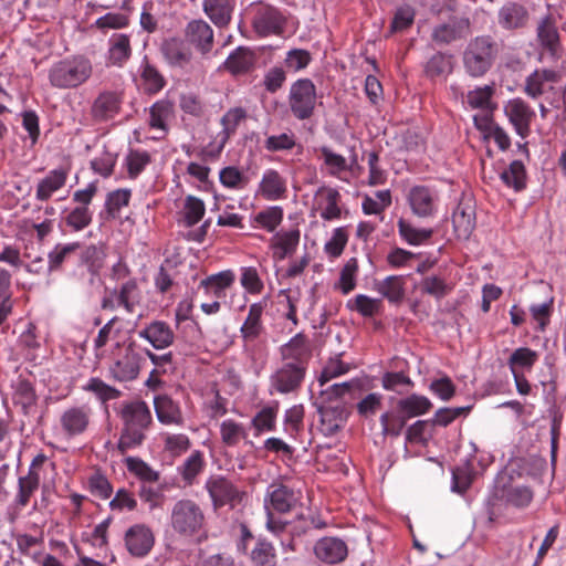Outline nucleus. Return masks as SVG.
Returning <instances> with one entry per match:
<instances>
[{"label": "nucleus", "instance_id": "obj_1", "mask_svg": "<svg viewBox=\"0 0 566 566\" xmlns=\"http://www.w3.org/2000/svg\"><path fill=\"white\" fill-rule=\"evenodd\" d=\"M119 417L123 429L117 448L124 454L143 443L145 431L150 427L153 417L149 407L142 400L123 403Z\"/></svg>", "mask_w": 566, "mask_h": 566}, {"label": "nucleus", "instance_id": "obj_2", "mask_svg": "<svg viewBox=\"0 0 566 566\" xmlns=\"http://www.w3.org/2000/svg\"><path fill=\"white\" fill-rule=\"evenodd\" d=\"M205 525V513L200 505L192 500L177 501L170 512V526L184 538L197 535Z\"/></svg>", "mask_w": 566, "mask_h": 566}, {"label": "nucleus", "instance_id": "obj_3", "mask_svg": "<svg viewBox=\"0 0 566 566\" xmlns=\"http://www.w3.org/2000/svg\"><path fill=\"white\" fill-rule=\"evenodd\" d=\"M496 53V44L491 36L474 38L463 53L465 71L473 77L483 76L491 69Z\"/></svg>", "mask_w": 566, "mask_h": 566}, {"label": "nucleus", "instance_id": "obj_4", "mask_svg": "<svg viewBox=\"0 0 566 566\" xmlns=\"http://www.w3.org/2000/svg\"><path fill=\"white\" fill-rule=\"evenodd\" d=\"M92 74V64L84 57H74L55 63L49 80L57 88H72L83 84Z\"/></svg>", "mask_w": 566, "mask_h": 566}, {"label": "nucleus", "instance_id": "obj_5", "mask_svg": "<svg viewBox=\"0 0 566 566\" xmlns=\"http://www.w3.org/2000/svg\"><path fill=\"white\" fill-rule=\"evenodd\" d=\"M116 352H113V361L109 365V374L117 381H129L139 374L140 357L133 344L120 345L116 343Z\"/></svg>", "mask_w": 566, "mask_h": 566}, {"label": "nucleus", "instance_id": "obj_6", "mask_svg": "<svg viewBox=\"0 0 566 566\" xmlns=\"http://www.w3.org/2000/svg\"><path fill=\"white\" fill-rule=\"evenodd\" d=\"M289 104L297 119L310 118L316 104V90L311 80L296 81L290 90Z\"/></svg>", "mask_w": 566, "mask_h": 566}, {"label": "nucleus", "instance_id": "obj_7", "mask_svg": "<svg viewBox=\"0 0 566 566\" xmlns=\"http://www.w3.org/2000/svg\"><path fill=\"white\" fill-rule=\"evenodd\" d=\"M536 39L542 57L547 56L551 61H557L563 53V45L558 28L551 15L542 18L536 28Z\"/></svg>", "mask_w": 566, "mask_h": 566}, {"label": "nucleus", "instance_id": "obj_8", "mask_svg": "<svg viewBox=\"0 0 566 566\" xmlns=\"http://www.w3.org/2000/svg\"><path fill=\"white\" fill-rule=\"evenodd\" d=\"M284 23L285 19L276 8L269 4H260L256 7L252 25L260 36L281 34Z\"/></svg>", "mask_w": 566, "mask_h": 566}, {"label": "nucleus", "instance_id": "obj_9", "mask_svg": "<svg viewBox=\"0 0 566 566\" xmlns=\"http://www.w3.org/2000/svg\"><path fill=\"white\" fill-rule=\"evenodd\" d=\"M91 422V409L87 406L65 409L59 420L61 433L70 439L86 431Z\"/></svg>", "mask_w": 566, "mask_h": 566}, {"label": "nucleus", "instance_id": "obj_10", "mask_svg": "<svg viewBox=\"0 0 566 566\" xmlns=\"http://www.w3.org/2000/svg\"><path fill=\"white\" fill-rule=\"evenodd\" d=\"M154 543V534L145 524H135L125 533L126 548L135 557L146 556L153 548Z\"/></svg>", "mask_w": 566, "mask_h": 566}, {"label": "nucleus", "instance_id": "obj_11", "mask_svg": "<svg viewBox=\"0 0 566 566\" xmlns=\"http://www.w3.org/2000/svg\"><path fill=\"white\" fill-rule=\"evenodd\" d=\"M438 193L426 186L412 187L408 193V202L412 212L419 218H428L434 214Z\"/></svg>", "mask_w": 566, "mask_h": 566}, {"label": "nucleus", "instance_id": "obj_12", "mask_svg": "<svg viewBox=\"0 0 566 566\" xmlns=\"http://www.w3.org/2000/svg\"><path fill=\"white\" fill-rule=\"evenodd\" d=\"M297 499L293 490L283 484H271L264 497L266 513H286L292 510Z\"/></svg>", "mask_w": 566, "mask_h": 566}, {"label": "nucleus", "instance_id": "obj_13", "mask_svg": "<svg viewBox=\"0 0 566 566\" xmlns=\"http://www.w3.org/2000/svg\"><path fill=\"white\" fill-rule=\"evenodd\" d=\"M505 114L515 127L516 133L522 137H526L530 133V126L534 111L522 98H513L505 105Z\"/></svg>", "mask_w": 566, "mask_h": 566}, {"label": "nucleus", "instance_id": "obj_14", "mask_svg": "<svg viewBox=\"0 0 566 566\" xmlns=\"http://www.w3.org/2000/svg\"><path fill=\"white\" fill-rule=\"evenodd\" d=\"M185 36L201 54H207L213 46V30L205 20L190 21L186 27Z\"/></svg>", "mask_w": 566, "mask_h": 566}, {"label": "nucleus", "instance_id": "obj_15", "mask_svg": "<svg viewBox=\"0 0 566 566\" xmlns=\"http://www.w3.org/2000/svg\"><path fill=\"white\" fill-rule=\"evenodd\" d=\"M206 489L216 507L223 506L239 497L238 489L222 475H212L206 482Z\"/></svg>", "mask_w": 566, "mask_h": 566}, {"label": "nucleus", "instance_id": "obj_16", "mask_svg": "<svg viewBox=\"0 0 566 566\" xmlns=\"http://www.w3.org/2000/svg\"><path fill=\"white\" fill-rule=\"evenodd\" d=\"M315 556L326 564L343 562L348 553L347 545L337 537H323L314 546Z\"/></svg>", "mask_w": 566, "mask_h": 566}, {"label": "nucleus", "instance_id": "obj_17", "mask_svg": "<svg viewBox=\"0 0 566 566\" xmlns=\"http://www.w3.org/2000/svg\"><path fill=\"white\" fill-rule=\"evenodd\" d=\"M469 34L470 20L468 18H461L436 27L432 31V39L439 44H449L453 41L464 39Z\"/></svg>", "mask_w": 566, "mask_h": 566}, {"label": "nucleus", "instance_id": "obj_18", "mask_svg": "<svg viewBox=\"0 0 566 566\" xmlns=\"http://www.w3.org/2000/svg\"><path fill=\"white\" fill-rule=\"evenodd\" d=\"M139 337L148 340L156 349H165L174 344L175 333L163 321H154L139 332Z\"/></svg>", "mask_w": 566, "mask_h": 566}, {"label": "nucleus", "instance_id": "obj_19", "mask_svg": "<svg viewBox=\"0 0 566 566\" xmlns=\"http://www.w3.org/2000/svg\"><path fill=\"white\" fill-rule=\"evenodd\" d=\"M559 76L557 72L553 70L542 69L535 70L532 74L526 77L524 92L532 98L546 93L553 88V84L558 81Z\"/></svg>", "mask_w": 566, "mask_h": 566}, {"label": "nucleus", "instance_id": "obj_20", "mask_svg": "<svg viewBox=\"0 0 566 566\" xmlns=\"http://www.w3.org/2000/svg\"><path fill=\"white\" fill-rule=\"evenodd\" d=\"M304 377V370L294 364H286L272 377V386L281 394L295 390Z\"/></svg>", "mask_w": 566, "mask_h": 566}, {"label": "nucleus", "instance_id": "obj_21", "mask_svg": "<svg viewBox=\"0 0 566 566\" xmlns=\"http://www.w3.org/2000/svg\"><path fill=\"white\" fill-rule=\"evenodd\" d=\"M154 407L159 422L168 426H181L184 423V417L179 405L169 396H156L154 398Z\"/></svg>", "mask_w": 566, "mask_h": 566}, {"label": "nucleus", "instance_id": "obj_22", "mask_svg": "<svg viewBox=\"0 0 566 566\" xmlns=\"http://www.w3.org/2000/svg\"><path fill=\"white\" fill-rule=\"evenodd\" d=\"M452 223L459 239H469L475 228L474 207L470 202H460L453 212Z\"/></svg>", "mask_w": 566, "mask_h": 566}, {"label": "nucleus", "instance_id": "obj_23", "mask_svg": "<svg viewBox=\"0 0 566 566\" xmlns=\"http://www.w3.org/2000/svg\"><path fill=\"white\" fill-rule=\"evenodd\" d=\"M497 20L503 29H518L526 24L528 12L522 4L507 2L499 10Z\"/></svg>", "mask_w": 566, "mask_h": 566}, {"label": "nucleus", "instance_id": "obj_24", "mask_svg": "<svg viewBox=\"0 0 566 566\" xmlns=\"http://www.w3.org/2000/svg\"><path fill=\"white\" fill-rule=\"evenodd\" d=\"M259 192L266 200H279L286 192V180L276 170L269 169L263 174Z\"/></svg>", "mask_w": 566, "mask_h": 566}, {"label": "nucleus", "instance_id": "obj_25", "mask_svg": "<svg viewBox=\"0 0 566 566\" xmlns=\"http://www.w3.org/2000/svg\"><path fill=\"white\" fill-rule=\"evenodd\" d=\"M202 8L217 27L223 28L231 21L234 0H203Z\"/></svg>", "mask_w": 566, "mask_h": 566}, {"label": "nucleus", "instance_id": "obj_26", "mask_svg": "<svg viewBox=\"0 0 566 566\" xmlns=\"http://www.w3.org/2000/svg\"><path fill=\"white\" fill-rule=\"evenodd\" d=\"M163 53L169 64L174 66L184 67L189 64L191 60L190 49L180 39H169L163 44Z\"/></svg>", "mask_w": 566, "mask_h": 566}, {"label": "nucleus", "instance_id": "obj_27", "mask_svg": "<svg viewBox=\"0 0 566 566\" xmlns=\"http://www.w3.org/2000/svg\"><path fill=\"white\" fill-rule=\"evenodd\" d=\"M136 285H120L112 290L106 289L102 301L103 308L114 310L124 306L127 312L134 311V302L130 301V294Z\"/></svg>", "mask_w": 566, "mask_h": 566}, {"label": "nucleus", "instance_id": "obj_28", "mask_svg": "<svg viewBox=\"0 0 566 566\" xmlns=\"http://www.w3.org/2000/svg\"><path fill=\"white\" fill-rule=\"evenodd\" d=\"M254 62L255 55L253 51L240 46L228 56L224 62V69L234 75L243 74L252 70Z\"/></svg>", "mask_w": 566, "mask_h": 566}, {"label": "nucleus", "instance_id": "obj_29", "mask_svg": "<svg viewBox=\"0 0 566 566\" xmlns=\"http://www.w3.org/2000/svg\"><path fill=\"white\" fill-rule=\"evenodd\" d=\"M318 411L323 430L326 434H334L346 421V411L342 403H337L336 406H322Z\"/></svg>", "mask_w": 566, "mask_h": 566}, {"label": "nucleus", "instance_id": "obj_30", "mask_svg": "<svg viewBox=\"0 0 566 566\" xmlns=\"http://www.w3.org/2000/svg\"><path fill=\"white\" fill-rule=\"evenodd\" d=\"M66 178L67 172L62 168L50 171L38 185L36 199L41 201L50 199L55 191L65 185Z\"/></svg>", "mask_w": 566, "mask_h": 566}, {"label": "nucleus", "instance_id": "obj_31", "mask_svg": "<svg viewBox=\"0 0 566 566\" xmlns=\"http://www.w3.org/2000/svg\"><path fill=\"white\" fill-rule=\"evenodd\" d=\"M431 407L432 403L426 396L417 394H412L397 402V410L408 419L427 413Z\"/></svg>", "mask_w": 566, "mask_h": 566}, {"label": "nucleus", "instance_id": "obj_32", "mask_svg": "<svg viewBox=\"0 0 566 566\" xmlns=\"http://www.w3.org/2000/svg\"><path fill=\"white\" fill-rule=\"evenodd\" d=\"M119 109V98L115 93L104 92L95 99L92 112L97 119L113 117Z\"/></svg>", "mask_w": 566, "mask_h": 566}, {"label": "nucleus", "instance_id": "obj_33", "mask_svg": "<svg viewBox=\"0 0 566 566\" xmlns=\"http://www.w3.org/2000/svg\"><path fill=\"white\" fill-rule=\"evenodd\" d=\"M262 312L263 307L259 303L250 306L248 317L241 327V334L245 340H254L263 332L261 323Z\"/></svg>", "mask_w": 566, "mask_h": 566}, {"label": "nucleus", "instance_id": "obj_34", "mask_svg": "<svg viewBox=\"0 0 566 566\" xmlns=\"http://www.w3.org/2000/svg\"><path fill=\"white\" fill-rule=\"evenodd\" d=\"M124 462L128 472L134 474L140 481H143V484L155 483L159 480V472L154 470L148 463H146L140 458L127 457L124 460Z\"/></svg>", "mask_w": 566, "mask_h": 566}, {"label": "nucleus", "instance_id": "obj_35", "mask_svg": "<svg viewBox=\"0 0 566 566\" xmlns=\"http://www.w3.org/2000/svg\"><path fill=\"white\" fill-rule=\"evenodd\" d=\"M172 103L167 99L156 102L149 111V125L151 128L167 132V120L172 116Z\"/></svg>", "mask_w": 566, "mask_h": 566}, {"label": "nucleus", "instance_id": "obj_36", "mask_svg": "<svg viewBox=\"0 0 566 566\" xmlns=\"http://www.w3.org/2000/svg\"><path fill=\"white\" fill-rule=\"evenodd\" d=\"M397 227L400 237L411 245L426 243L433 234L432 229L416 228L405 219H399Z\"/></svg>", "mask_w": 566, "mask_h": 566}, {"label": "nucleus", "instance_id": "obj_37", "mask_svg": "<svg viewBox=\"0 0 566 566\" xmlns=\"http://www.w3.org/2000/svg\"><path fill=\"white\" fill-rule=\"evenodd\" d=\"M324 201L322 207L321 217L325 220H333L340 217V209L338 208L339 193L332 188H322L316 195Z\"/></svg>", "mask_w": 566, "mask_h": 566}, {"label": "nucleus", "instance_id": "obj_38", "mask_svg": "<svg viewBox=\"0 0 566 566\" xmlns=\"http://www.w3.org/2000/svg\"><path fill=\"white\" fill-rule=\"evenodd\" d=\"M525 167L520 160L512 161L509 168L501 174L502 181L516 191L525 188Z\"/></svg>", "mask_w": 566, "mask_h": 566}, {"label": "nucleus", "instance_id": "obj_39", "mask_svg": "<svg viewBox=\"0 0 566 566\" xmlns=\"http://www.w3.org/2000/svg\"><path fill=\"white\" fill-rule=\"evenodd\" d=\"M205 458L203 453L199 450L193 451L180 467V474L182 479L191 484L196 476L202 472L205 468Z\"/></svg>", "mask_w": 566, "mask_h": 566}, {"label": "nucleus", "instance_id": "obj_40", "mask_svg": "<svg viewBox=\"0 0 566 566\" xmlns=\"http://www.w3.org/2000/svg\"><path fill=\"white\" fill-rule=\"evenodd\" d=\"M350 370L349 364L344 363L340 356L329 358L317 378L319 386L326 385L332 379L347 374Z\"/></svg>", "mask_w": 566, "mask_h": 566}, {"label": "nucleus", "instance_id": "obj_41", "mask_svg": "<svg viewBox=\"0 0 566 566\" xmlns=\"http://www.w3.org/2000/svg\"><path fill=\"white\" fill-rule=\"evenodd\" d=\"M220 436L224 444L233 447L237 446L241 439L247 437V431L241 423L228 419L220 424Z\"/></svg>", "mask_w": 566, "mask_h": 566}, {"label": "nucleus", "instance_id": "obj_42", "mask_svg": "<svg viewBox=\"0 0 566 566\" xmlns=\"http://www.w3.org/2000/svg\"><path fill=\"white\" fill-rule=\"evenodd\" d=\"M537 358L538 355L536 352L527 347H520L510 356L509 366L512 373H518V368L531 369Z\"/></svg>", "mask_w": 566, "mask_h": 566}, {"label": "nucleus", "instance_id": "obj_43", "mask_svg": "<svg viewBox=\"0 0 566 566\" xmlns=\"http://www.w3.org/2000/svg\"><path fill=\"white\" fill-rule=\"evenodd\" d=\"M310 344L303 334L295 335L282 348L284 358L303 359L310 355Z\"/></svg>", "mask_w": 566, "mask_h": 566}, {"label": "nucleus", "instance_id": "obj_44", "mask_svg": "<svg viewBox=\"0 0 566 566\" xmlns=\"http://www.w3.org/2000/svg\"><path fill=\"white\" fill-rule=\"evenodd\" d=\"M408 418L397 410L395 412H385L380 416L382 433L386 436L398 437L402 432Z\"/></svg>", "mask_w": 566, "mask_h": 566}, {"label": "nucleus", "instance_id": "obj_45", "mask_svg": "<svg viewBox=\"0 0 566 566\" xmlns=\"http://www.w3.org/2000/svg\"><path fill=\"white\" fill-rule=\"evenodd\" d=\"M130 55L129 39L127 35L118 34L111 40L109 61L120 65Z\"/></svg>", "mask_w": 566, "mask_h": 566}, {"label": "nucleus", "instance_id": "obj_46", "mask_svg": "<svg viewBox=\"0 0 566 566\" xmlns=\"http://www.w3.org/2000/svg\"><path fill=\"white\" fill-rule=\"evenodd\" d=\"M300 241V231L291 230L287 232H281L275 235V249L279 258L283 259L287 254L292 253L297 247Z\"/></svg>", "mask_w": 566, "mask_h": 566}, {"label": "nucleus", "instance_id": "obj_47", "mask_svg": "<svg viewBox=\"0 0 566 566\" xmlns=\"http://www.w3.org/2000/svg\"><path fill=\"white\" fill-rule=\"evenodd\" d=\"M40 483L39 474L30 469L27 476L19 479V493L17 501L20 505L25 506L32 493L38 489Z\"/></svg>", "mask_w": 566, "mask_h": 566}, {"label": "nucleus", "instance_id": "obj_48", "mask_svg": "<svg viewBox=\"0 0 566 566\" xmlns=\"http://www.w3.org/2000/svg\"><path fill=\"white\" fill-rule=\"evenodd\" d=\"M494 90L490 85L483 87H476L470 91L467 95V103L472 108L491 109L492 108V95Z\"/></svg>", "mask_w": 566, "mask_h": 566}, {"label": "nucleus", "instance_id": "obj_49", "mask_svg": "<svg viewBox=\"0 0 566 566\" xmlns=\"http://www.w3.org/2000/svg\"><path fill=\"white\" fill-rule=\"evenodd\" d=\"M533 491L524 485L512 486L505 492L504 495L506 503L517 509H524L528 506L533 500Z\"/></svg>", "mask_w": 566, "mask_h": 566}, {"label": "nucleus", "instance_id": "obj_50", "mask_svg": "<svg viewBox=\"0 0 566 566\" xmlns=\"http://www.w3.org/2000/svg\"><path fill=\"white\" fill-rule=\"evenodd\" d=\"M452 71L451 56L443 53H436L427 62L426 73L430 77H438L449 74Z\"/></svg>", "mask_w": 566, "mask_h": 566}, {"label": "nucleus", "instance_id": "obj_51", "mask_svg": "<svg viewBox=\"0 0 566 566\" xmlns=\"http://www.w3.org/2000/svg\"><path fill=\"white\" fill-rule=\"evenodd\" d=\"M140 77L145 92L149 94H155L164 87L165 80L163 75L150 64L146 63L143 66Z\"/></svg>", "mask_w": 566, "mask_h": 566}, {"label": "nucleus", "instance_id": "obj_52", "mask_svg": "<svg viewBox=\"0 0 566 566\" xmlns=\"http://www.w3.org/2000/svg\"><path fill=\"white\" fill-rule=\"evenodd\" d=\"M184 210L186 224L192 227L202 219L206 207L201 199L195 196H188L185 199Z\"/></svg>", "mask_w": 566, "mask_h": 566}, {"label": "nucleus", "instance_id": "obj_53", "mask_svg": "<svg viewBox=\"0 0 566 566\" xmlns=\"http://www.w3.org/2000/svg\"><path fill=\"white\" fill-rule=\"evenodd\" d=\"M347 306L350 310L357 311L363 316H373L379 311L380 300L359 294L350 298L347 302Z\"/></svg>", "mask_w": 566, "mask_h": 566}, {"label": "nucleus", "instance_id": "obj_54", "mask_svg": "<svg viewBox=\"0 0 566 566\" xmlns=\"http://www.w3.org/2000/svg\"><path fill=\"white\" fill-rule=\"evenodd\" d=\"M474 473L469 464L457 467L452 470L451 489L457 493H464L472 484Z\"/></svg>", "mask_w": 566, "mask_h": 566}, {"label": "nucleus", "instance_id": "obj_55", "mask_svg": "<svg viewBox=\"0 0 566 566\" xmlns=\"http://www.w3.org/2000/svg\"><path fill=\"white\" fill-rule=\"evenodd\" d=\"M251 559L255 566H274L275 554L272 545L266 542H259L251 552Z\"/></svg>", "mask_w": 566, "mask_h": 566}, {"label": "nucleus", "instance_id": "obj_56", "mask_svg": "<svg viewBox=\"0 0 566 566\" xmlns=\"http://www.w3.org/2000/svg\"><path fill=\"white\" fill-rule=\"evenodd\" d=\"M276 415V407H265L254 416L252 424L258 432L272 431L275 428Z\"/></svg>", "mask_w": 566, "mask_h": 566}, {"label": "nucleus", "instance_id": "obj_57", "mask_svg": "<svg viewBox=\"0 0 566 566\" xmlns=\"http://www.w3.org/2000/svg\"><path fill=\"white\" fill-rule=\"evenodd\" d=\"M119 319L117 317H113L109 319L98 332L96 338L94 339V347L96 350L103 348L108 340L116 339L122 331L119 325Z\"/></svg>", "mask_w": 566, "mask_h": 566}, {"label": "nucleus", "instance_id": "obj_58", "mask_svg": "<svg viewBox=\"0 0 566 566\" xmlns=\"http://www.w3.org/2000/svg\"><path fill=\"white\" fill-rule=\"evenodd\" d=\"M355 385L356 382L354 380L334 384L321 390V398L325 403L339 401L352 391Z\"/></svg>", "mask_w": 566, "mask_h": 566}, {"label": "nucleus", "instance_id": "obj_59", "mask_svg": "<svg viewBox=\"0 0 566 566\" xmlns=\"http://www.w3.org/2000/svg\"><path fill=\"white\" fill-rule=\"evenodd\" d=\"M86 390L94 392L102 401L117 399L120 391L98 378H92L85 387Z\"/></svg>", "mask_w": 566, "mask_h": 566}, {"label": "nucleus", "instance_id": "obj_60", "mask_svg": "<svg viewBox=\"0 0 566 566\" xmlns=\"http://www.w3.org/2000/svg\"><path fill=\"white\" fill-rule=\"evenodd\" d=\"M469 410L470 407L440 408L434 412L431 422L433 426L447 427Z\"/></svg>", "mask_w": 566, "mask_h": 566}, {"label": "nucleus", "instance_id": "obj_61", "mask_svg": "<svg viewBox=\"0 0 566 566\" xmlns=\"http://www.w3.org/2000/svg\"><path fill=\"white\" fill-rule=\"evenodd\" d=\"M150 161V156L146 151L130 150L126 157V165L129 177L138 176L146 165Z\"/></svg>", "mask_w": 566, "mask_h": 566}, {"label": "nucleus", "instance_id": "obj_62", "mask_svg": "<svg viewBox=\"0 0 566 566\" xmlns=\"http://www.w3.org/2000/svg\"><path fill=\"white\" fill-rule=\"evenodd\" d=\"M283 210L280 207H271L255 217V221L260 223L268 231H273L282 221Z\"/></svg>", "mask_w": 566, "mask_h": 566}, {"label": "nucleus", "instance_id": "obj_63", "mask_svg": "<svg viewBox=\"0 0 566 566\" xmlns=\"http://www.w3.org/2000/svg\"><path fill=\"white\" fill-rule=\"evenodd\" d=\"M190 440L184 433L167 434L165 438V450L177 457L190 448Z\"/></svg>", "mask_w": 566, "mask_h": 566}, {"label": "nucleus", "instance_id": "obj_64", "mask_svg": "<svg viewBox=\"0 0 566 566\" xmlns=\"http://www.w3.org/2000/svg\"><path fill=\"white\" fill-rule=\"evenodd\" d=\"M92 221V213L87 207L80 206L74 208L66 217V224L74 230L80 231L86 228Z\"/></svg>", "mask_w": 566, "mask_h": 566}]
</instances>
